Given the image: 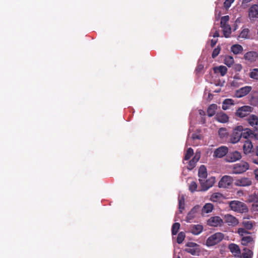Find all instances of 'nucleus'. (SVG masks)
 Segmentation results:
<instances>
[{
  "instance_id": "nucleus-57",
  "label": "nucleus",
  "mask_w": 258,
  "mask_h": 258,
  "mask_svg": "<svg viewBox=\"0 0 258 258\" xmlns=\"http://www.w3.org/2000/svg\"><path fill=\"white\" fill-rule=\"evenodd\" d=\"M201 121L203 123H205L206 122V118L205 116L202 117Z\"/></svg>"
},
{
  "instance_id": "nucleus-10",
  "label": "nucleus",
  "mask_w": 258,
  "mask_h": 258,
  "mask_svg": "<svg viewBox=\"0 0 258 258\" xmlns=\"http://www.w3.org/2000/svg\"><path fill=\"white\" fill-rule=\"evenodd\" d=\"M232 178L228 175L222 177L219 182L218 186L220 188H227L232 183Z\"/></svg>"
},
{
  "instance_id": "nucleus-41",
  "label": "nucleus",
  "mask_w": 258,
  "mask_h": 258,
  "mask_svg": "<svg viewBox=\"0 0 258 258\" xmlns=\"http://www.w3.org/2000/svg\"><path fill=\"white\" fill-rule=\"evenodd\" d=\"M218 134L221 138H225L228 136V133L225 128H220L218 131Z\"/></svg>"
},
{
  "instance_id": "nucleus-36",
  "label": "nucleus",
  "mask_w": 258,
  "mask_h": 258,
  "mask_svg": "<svg viewBox=\"0 0 258 258\" xmlns=\"http://www.w3.org/2000/svg\"><path fill=\"white\" fill-rule=\"evenodd\" d=\"M254 223V222L249 221H244L242 223L244 228L248 230L252 229Z\"/></svg>"
},
{
  "instance_id": "nucleus-43",
  "label": "nucleus",
  "mask_w": 258,
  "mask_h": 258,
  "mask_svg": "<svg viewBox=\"0 0 258 258\" xmlns=\"http://www.w3.org/2000/svg\"><path fill=\"white\" fill-rule=\"evenodd\" d=\"M198 185L195 181H191L189 185V190L191 192H195L197 188Z\"/></svg>"
},
{
  "instance_id": "nucleus-59",
  "label": "nucleus",
  "mask_w": 258,
  "mask_h": 258,
  "mask_svg": "<svg viewBox=\"0 0 258 258\" xmlns=\"http://www.w3.org/2000/svg\"><path fill=\"white\" fill-rule=\"evenodd\" d=\"M255 174L256 178L258 179V168L255 170Z\"/></svg>"
},
{
  "instance_id": "nucleus-33",
  "label": "nucleus",
  "mask_w": 258,
  "mask_h": 258,
  "mask_svg": "<svg viewBox=\"0 0 258 258\" xmlns=\"http://www.w3.org/2000/svg\"><path fill=\"white\" fill-rule=\"evenodd\" d=\"M184 197L182 195L178 199V208L179 213H182V210L184 209Z\"/></svg>"
},
{
  "instance_id": "nucleus-29",
  "label": "nucleus",
  "mask_w": 258,
  "mask_h": 258,
  "mask_svg": "<svg viewBox=\"0 0 258 258\" xmlns=\"http://www.w3.org/2000/svg\"><path fill=\"white\" fill-rule=\"evenodd\" d=\"M231 51L235 54L241 53L243 51V47L239 44H234L231 47Z\"/></svg>"
},
{
  "instance_id": "nucleus-16",
  "label": "nucleus",
  "mask_w": 258,
  "mask_h": 258,
  "mask_svg": "<svg viewBox=\"0 0 258 258\" xmlns=\"http://www.w3.org/2000/svg\"><path fill=\"white\" fill-rule=\"evenodd\" d=\"M247 121L250 125L253 127L255 131H258V117L254 114L249 116Z\"/></svg>"
},
{
  "instance_id": "nucleus-26",
  "label": "nucleus",
  "mask_w": 258,
  "mask_h": 258,
  "mask_svg": "<svg viewBox=\"0 0 258 258\" xmlns=\"http://www.w3.org/2000/svg\"><path fill=\"white\" fill-rule=\"evenodd\" d=\"M228 248L232 253L235 255H238L241 253L239 246L235 243H230L228 245Z\"/></svg>"
},
{
  "instance_id": "nucleus-58",
  "label": "nucleus",
  "mask_w": 258,
  "mask_h": 258,
  "mask_svg": "<svg viewBox=\"0 0 258 258\" xmlns=\"http://www.w3.org/2000/svg\"><path fill=\"white\" fill-rule=\"evenodd\" d=\"M251 0H243L242 4H247L249 3Z\"/></svg>"
},
{
  "instance_id": "nucleus-48",
  "label": "nucleus",
  "mask_w": 258,
  "mask_h": 258,
  "mask_svg": "<svg viewBox=\"0 0 258 258\" xmlns=\"http://www.w3.org/2000/svg\"><path fill=\"white\" fill-rule=\"evenodd\" d=\"M234 1L235 0H225L224 3V8L226 9H229Z\"/></svg>"
},
{
  "instance_id": "nucleus-56",
  "label": "nucleus",
  "mask_w": 258,
  "mask_h": 258,
  "mask_svg": "<svg viewBox=\"0 0 258 258\" xmlns=\"http://www.w3.org/2000/svg\"><path fill=\"white\" fill-rule=\"evenodd\" d=\"M192 139L195 140V139H200V137L196 135V134H193L192 135Z\"/></svg>"
},
{
  "instance_id": "nucleus-42",
  "label": "nucleus",
  "mask_w": 258,
  "mask_h": 258,
  "mask_svg": "<svg viewBox=\"0 0 258 258\" xmlns=\"http://www.w3.org/2000/svg\"><path fill=\"white\" fill-rule=\"evenodd\" d=\"M185 237V233L183 232H180L178 233L177 237V242L178 244L181 243L184 240Z\"/></svg>"
},
{
  "instance_id": "nucleus-45",
  "label": "nucleus",
  "mask_w": 258,
  "mask_h": 258,
  "mask_svg": "<svg viewBox=\"0 0 258 258\" xmlns=\"http://www.w3.org/2000/svg\"><path fill=\"white\" fill-rule=\"evenodd\" d=\"M229 20V17L228 15L222 17L221 19V26L228 25L227 22H228Z\"/></svg>"
},
{
  "instance_id": "nucleus-35",
  "label": "nucleus",
  "mask_w": 258,
  "mask_h": 258,
  "mask_svg": "<svg viewBox=\"0 0 258 258\" xmlns=\"http://www.w3.org/2000/svg\"><path fill=\"white\" fill-rule=\"evenodd\" d=\"M194 154V150L191 148H189L187 151H186V153H185L184 159H183V163H184V161L186 160H188Z\"/></svg>"
},
{
  "instance_id": "nucleus-17",
  "label": "nucleus",
  "mask_w": 258,
  "mask_h": 258,
  "mask_svg": "<svg viewBox=\"0 0 258 258\" xmlns=\"http://www.w3.org/2000/svg\"><path fill=\"white\" fill-rule=\"evenodd\" d=\"M224 219L225 222L229 226H236L239 223L238 219L236 217L230 214L225 215Z\"/></svg>"
},
{
  "instance_id": "nucleus-30",
  "label": "nucleus",
  "mask_w": 258,
  "mask_h": 258,
  "mask_svg": "<svg viewBox=\"0 0 258 258\" xmlns=\"http://www.w3.org/2000/svg\"><path fill=\"white\" fill-rule=\"evenodd\" d=\"M221 27L223 28V31L224 36L226 38L229 37L231 33V28L230 26L228 24L224 26H222Z\"/></svg>"
},
{
  "instance_id": "nucleus-3",
  "label": "nucleus",
  "mask_w": 258,
  "mask_h": 258,
  "mask_svg": "<svg viewBox=\"0 0 258 258\" xmlns=\"http://www.w3.org/2000/svg\"><path fill=\"white\" fill-rule=\"evenodd\" d=\"M249 167L247 162L241 161L233 165L232 172L234 174H241L247 171Z\"/></svg>"
},
{
  "instance_id": "nucleus-2",
  "label": "nucleus",
  "mask_w": 258,
  "mask_h": 258,
  "mask_svg": "<svg viewBox=\"0 0 258 258\" xmlns=\"http://www.w3.org/2000/svg\"><path fill=\"white\" fill-rule=\"evenodd\" d=\"M224 237V235L221 232H216L210 236L206 241V245L208 246H214L220 243Z\"/></svg>"
},
{
  "instance_id": "nucleus-6",
  "label": "nucleus",
  "mask_w": 258,
  "mask_h": 258,
  "mask_svg": "<svg viewBox=\"0 0 258 258\" xmlns=\"http://www.w3.org/2000/svg\"><path fill=\"white\" fill-rule=\"evenodd\" d=\"M185 251L192 255H199L201 251L200 245L195 242H189L186 244Z\"/></svg>"
},
{
  "instance_id": "nucleus-52",
  "label": "nucleus",
  "mask_w": 258,
  "mask_h": 258,
  "mask_svg": "<svg viewBox=\"0 0 258 258\" xmlns=\"http://www.w3.org/2000/svg\"><path fill=\"white\" fill-rule=\"evenodd\" d=\"M242 67L241 64H237L235 66V69L237 71H240Z\"/></svg>"
},
{
  "instance_id": "nucleus-1",
  "label": "nucleus",
  "mask_w": 258,
  "mask_h": 258,
  "mask_svg": "<svg viewBox=\"0 0 258 258\" xmlns=\"http://www.w3.org/2000/svg\"><path fill=\"white\" fill-rule=\"evenodd\" d=\"M229 207L232 210L240 213H247L248 211L246 205L238 201L230 202Z\"/></svg>"
},
{
  "instance_id": "nucleus-24",
  "label": "nucleus",
  "mask_w": 258,
  "mask_h": 258,
  "mask_svg": "<svg viewBox=\"0 0 258 258\" xmlns=\"http://www.w3.org/2000/svg\"><path fill=\"white\" fill-rule=\"evenodd\" d=\"M203 230V226L201 225H193L190 226V232L194 235L200 234Z\"/></svg>"
},
{
  "instance_id": "nucleus-47",
  "label": "nucleus",
  "mask_w": 258,
  "mask_h": 258,
  "mask_svg": "<svg viewBox=\"0 0 258 258\" xmlns=\"http://www.w3.org/2000/svg\"><path fill=\"white\" fill-rule=\"evenodd\" d=\"M197 163L194 161L192 159L189 161L188 163V165L187 166V168L189 170H191L193 169L196 166Z\"/></svg>"
},
{
  "instance_id": "nucleus-50",
  "label": "nucleus",
  "mask_w": 258,
  "mask_h": 258,
  "mask_svg": "<svg viewBox=\"0 0 258 258\" xmlns=\"http://www.w3.org/2000/svg\"><path fill=\"white\" fill-rule=\"evenodd\" d=\"M204 69V66L202 64H199L196 69L197 73H201Z\"/></svg>"
},
{
  "instance_id": "nucleus-20",
  "label": "nucleus",
  "mask_w": 258,
  "mask_h": 258,
  "mask_svg": "<svg viewBox=\"0 0 258 258\" xmlns=\"http://www.w3.org/2000/svg\"><path fill=\"white\" fill-rule=\"evenodd\" d=\"M244 58L250 62H254L256 61L257 58V54L255 52L249 51L244 54Z\"/></svg>"
},
{
  "instance_id": "nucleus-21",
  "label": "nucleus",
  "mask_w": 258,
  "mask_h": 258,
  "mask_svg": "<svg viewBox=\"0 0 258 258\" xmlns=\"http://www.w3.org/2000/svg\"><path fill=\"white\" fill-rule=\"evenodd\" d=\"M215 118L218 122L221 123L227 122L229 119L228 115L223 112L218 113L216 115Z\"/></svg>"
},
{
  "instance_id": "nucleus-7",
  "label": "nucleus",
  "mask_w": 258,
  "mask_h": 258,
  "mask_svg": "<svg viewBox=\"0 0 258 258\" xmlns=\"http://www.w3.org/2000/svg\"><path fill=\"white\" fill-rule=\"evenodd\" d=\"M253 107L245 105L242 107H239L236 112L235 115L240 118H243L245 116H248L253 111Z\"/></svg>"
},
{
  "instance_id": "nucleus-13",
  "label": "nucleus",
  "mask_w": 258,
  "mask_h": 258,
  "mask_svg": "<svg viewBox=\"0 0 258 258\" xmlns=\"http://www.w3.org/2000/svg\"><path fill=\"white\" fill-rule=\"evenodd\" d=\"M200 209L199 205H196L188 213L186 217V221L188 223L191 222V220L196 217V215Z\"/></svg>"
},
{
  "instance_id": "nucleus-38",
  "label": "nucleus",
  "mask_w": 258,
  "mask_h": 258,
  "mask_svg": "<svg viewBox=\"0 0 258 258\" xmlns=\"http://www.w3.org/2000/svg\"><path fill=\"white\" fill-rule=\"evenodd\" d=\"M249 76L250 78L258 80V69H253L249 73Z\"/></svg>"
},
{
  "instance_id": "nucleus-9",
  "label": "nucleus",
  "mask_w": 258,
  "mask_h": 258,
  "mask_svg": "<svg viewBox=\"0 0 258 258\" xmlns=\"http://www.w3.org/2000/svg\"><path fill=\"white\" fill-rule=\"evenodd\" d=\"M207 224L212 227H221L223 224V221L219 216H213L208 219Z\"/></svg>"
},
{
  "instance_id": "nucleus-60",
  "label": "nucleus",
  "mask_w": 258,
  "mask_h": 258,
  "mask_svg": "<svg viewBox=\"0 0 258 258\" xmlns=\"http://www.w3.org/2000/svg\"><path fill=\"white\" fill-rule=\"evenodd\" d=\"M177 258H180L179 256H178Z\"/></svg>"
},
{
  "instance_id": "nucleus-31",
  "label": "nucleus",
  "mask_w": 258,
  "mask_h": 258,
  "mask_svg": "<svg viewBox=\"0 0 258 258\" xmlns=\"http://www.w3.org/2000/svg\"><path fill=\"white\" fill-rule=\"evenodd\" d=\"M234 104V101L231 99H226L224 100L222 103V109L223 110H227L229 108L230 105Z\"/></svg>"
},
{
  "instance_id": "nucleus-27",
  "label": "nucleus",
  "mask_w": 258,
  "mask_h": 258,
  "mask_svg": "<svg viewBox=\"0 0 258 258\" xmlns=\"http://www.w3.org/2000/svg\"><path fill=\"white\" fill-rule=\"evenodd\" d=\"M214 209V206L211 203H206L202 209V214H208L211 212Z\"/></svg>"
},
{
  "instance_id": "nucleus-54",
  "label": "nucleus",
  "mask_w": 258,
  "mask_h": 258,
  "mask_svg": "<svg viewBox=\"0 0 258 258\" xmlns=\"http://www.w3.org/2000/svg\"><path fill=\"white\" fill-rule=\"evenodd\" d=\"M199 112L200 115L202 116H205L206 115L205 112L203 110L200 109Z\"/></svg>"
},
{
  "instance_id": "nucleus-18",
  "label": "nucleus",
  "mask_w": 258,
  "mask_h": 258,
  "mask_svg": "<svg viewBox=\"0 0 258 258\" xmlns=\"http://www.w3.org/2000/svg\"><path fill=\"white\" fill-rule=\"evenodd\" d=\"M241 244L244 246L252 245L254 243V238L249 235H246V236H243L241 239Z\"/></svg>"
},
{
  "instance_id": "nucleus-12",
  "label": "nucleus",
  "mask_w": 258,
  "mask_h": 258,
  "mask_svg": "<svg viewBox=\"0 0 258 258\" xmlns=\"http://www.w3.org/2000/svg\"><path fill=\"white\" fill-rule=\"evenodd\" d=\"M228 152V149L225 146H222L216 149L214 152V156L217 158H222L227 155Z\"/></svg>"
},
{
  "instance_id": "nucleus-28",
  "label": "nucleus",
  "mask_w": 258,
  "mask_h": 258,
  "mask_svg": "<svg viewBox=\"0 0 258 258\" xmlns=\"http://www.w3.org/2000/svg\"><path fill=\"white\" fill-rule=\"evenodd\" d=\"M217 105L216 104H211L208 108L207 113L209 117H212L215 114L216 110L217 109Z\"/></svg>"
},
{
  "instance_id": "nucleus-22",
  "label": "nucleus",
  "mask_w": 258,
  "mask_h": 258,
  "mask_svg": "<svg viewBox=\"0 0 258 258\" xmlns=\"http://www.w3.org/2000/svg\"><path fill=\"white\" fill-rule=\"evenodd\" d=\"M253 145L252 143L249 140H246L243 145V152L245 154L250 153L252 149Z\"/></svg>"
},
{
  "instance_id": "nucleus-55",
  "label": "nucleus",
  "mask_w": 258,
  "mask_h": 258,
  "mask_svg": "<svg viewBox=\"0 0 258 258\" xmlns=\"http://www.w3.org/2000/svg\"><path fill=\"white\" fill-rule=\"evenodd\" d=\"M213 37H218L219 36L218 31L216 30L213 35Z\"/></svg>"
},
{
  "instance_id": "nucleus-34",
  "label": "nucleus",
  "mask_w": 258,
  "mask_h": 258,
  "mask_svg": "<svg viewBox=\"0 0 258 258\" xmlns=\"http://www.w3.org/2000/svg\"><path fill=\"white\" fill-rule=\"evenodd\" d=\"M243 252L242 253V256L243 258H251L253 255V252L251 250L244 248L243 249Z\"/></svg>"
},
{
  "instance_id": "nucleus-14",
  "label": "nucleus",
  "mask_w": 258,
  "mask_h": 258,
  "mask_svg": "<svg viewBox=\"0 0 258 258\" xmlns=\"http://www.w3.org/2000/svg\"><path fill=\"white\" fill-rule=\"evenodd\" d=\"M248 16L251 20L258 18V5H253L249 9Z\"/></svg>"
},
{
  "instance_id": "nucleus-4",
  "label": "nucleus",
  "mask_w": 258,
  "mask_h": 258,
  "mask_svg": "<svg viewBox=\"0 0 258 258\" xmlns=\"http://www.w3.org/2000/svg\"><path fill=\"white\" fill-rule=\"evenodd\" d=\"M243 126L239 125L236 126L233 131L230 137V142L233 144L237 143L242 136Z\"/></svg>"
},
{
  "instance_id": "nucleus-15",
  "label": "nucleus",
  "mask_w": 258,
  "mask_h": 258,
  "mask_svg": "<svg viewBox=\"0 0 258 258\" xmlns=\"http://www.w3.org/2000/svg\"><path fill=\"white\" fill-rule=\"evenodd\" d=\"M242 137L247 140H248L249 138H255L258 140V134H254L249 128H243Z\"/></svg>"
},
{
  "instance_id": "nucleus-51",
  "label": "nucleus",
  "mask_w": 258,
  "mask_h": 258,
  "mask_svg": "<svg viewBox=\"0 0 258 258\" xmlns=\"http://www.w3.org/2000/svg\"><path fill=\"white\" fill-rule=\"evenodd\" d=\"M200 158V155L198 154L197 153H196L194 157L192 158V160L197 163Z\"/></svg>"
},
{
  "instance_id": "nucleus-11",
  "label": "nucleus",
  "mask_w": 258,
  "mask_h": 258,
  "mask_svg": "<svg viewBox=\"0 0 258 258\" xmlns=\"http://www.w3.org/2000/svg\"><path fill=\"white\" fill-rule=\"evenodd\" d=\"M252 90L251 86H246L237 90L235 93V96L237 98H241L247 95Z\"/></svg>"
},
{
  "instance_id": "nucleus-5",
  "label": "nucleus",
  "mask_w": 258,
  "mask_h": 258,
  "mask_svg": "<svg viewBox=\"0 0 258 258\" xmlns=\"http://www.w3.org/2000/svg\"><path fill=\"white\" fill-rule=\"evenodd\" d=\"M206 178L199 179V183L201 186V191H206L213 186L215 182V178L214 177H210L208 179L205 180Z\"/></svg>"
},
{
  "instance_id": "nucleus-19",
  "label": "nucleus",
  "mask_w": 258,
  "mask_h": 258,
  "mask_svg": "<svg viewBox=\"0 0 258 258\" xmlns=\"http://www.w3.org/2000/svg\"><path fill=\"white\" fill-rule=\"evenodd\" d=\"M235 184L239 186H246L251 184V180L246 177L238 179L235 181Z\"/></svg>"
},
{
  "instance_id": "nucleus-37",
  "label": "nucleus",
  "mask_w": 258,
  "mask_h": 258,
  "mask_svg": "<svg viewBox=\"0 0 258 258\" xmlns=\"http://www.w3.org/2000/svg\"><path fill=\"white\" fill-rule=\"evenodd\" d=\"M234 63V59L232 56L228 55L226 56L224 59V63L230 67Z\"/></svg>"
},
{
  "instance_id": "nucleus-53",
  "label": "nucleus",
  "mask_w": 258,
  "mask_h": 258,
  "mask_svg": "<svg viewBox=\"0 0 258 258\" xmlns=\"http://www.w3.org/2000/svg\"><path fill=\"white\" fill-rule=\"evenodd\" d=\"M217 41H218L217 39H216V40L212 39L211 40V46L212 47H214L215 46V45H216V44L217 43Z\"/></svg>"
},
{
  "instance_id": "nucleus-46",
  "label": "nucleus",
  "mask_w": 258,
  "mask_h": 258,
  "mask_svg": "<svg viewBox=\"0 0 258 258\" xmlns=\"http://www.w3.org/2000/svg\"><path fill=\"white\" fill-rule=\"evenodd\" d=\"M221 50V47L220 46H218L216 48H215L213 51L212 56L213 58H215L216 56L218 55Z\"/></svg>"
},
{
  "instance_id": "nucleus-25",
  "label": "nucleus",
  "mask_w": 258,
  "mask_h": 258,
  "mask_svg": "<svg viewBox=\"0 0 258 258\" xmlns=\"http://www.w3.org/2000/svg\"><path fill=\"white\" fill-rule=\"evenodd\" d=\"M207 175L208 174L206 166L204 165H201L199 168L198 172L199 179L206 178Z\"/></svg>"
},
{
  "instance_id": "nucleus-40",
  "label": "nucleus",
  "mask_w": 258,
  "mask_h": 258,
  "mask_svg": "<svg viewBox=\"0 0 258 258\" xmlns=\"http://www.w3.org/2000/svg\"><path fill=\"white\" fill-rule=\"evenodd\" d=\"M180 224L179 223H175L172 226V234L173 235H176L180 228Z\"/></svg>"
},
{
  "instance_id": "nucleus-44",
  "label": "nucleus",
  "mask_w": 258,
  "mask_h": 258,
  "mask_svg": "<svg viewBox=\"0 0 258 258\" xmlns=\"http://www.w3.org/2000/svg\"><path fill=\"white\" fill-rule=\"evenodd\" d=\"M249 33V30L247 28H245L242 30L239 35V37L242 38H247Z\"/></svg>"
},
{
  "instance_id": "nucleus-32",
  "label": "nucleus",
  "mask_w": 258,
  "mask_h": 258,
  "mask_svg": "<svg viewBox=\"0 0 258 258\" xmlns=\"http://www.w3.org/2000/svg\"><path fill=\"white\" fill-rule=\"evenodd\" d=\"M223 198L221 194L219 192L214 193L211 196L210 200L213 202H220Z\"/></svg>"
},
{
  "instance_id": "nucleus-49",
  "label": "nucleus",
  "mask_w": 258,
  "mask_h": 258,
  "mask_svg": "<svg viewBox=\"0 0 258 258\" xmlns=\"http://www.w3.org/2000/svg\"><path fill=\"white\" fill-rule=\"evenodd\" d=\"M252 162L254 164L258 165V146L255 150V157L253 158Z\"/></svg>"
},
{
  "instance_id": "nucleus-39",
  "label": "nucleus",
  "mask_w": 258,
  "mask_h": 258,
  "mask_svg": "<svg viewBox=\"0 0 258 258\" xmlns=\"http://www.w3.org/2000/svg\"><path fill=\"white\" fill-rule=\"evenodd\" d=\"M237 233L242 237L243 236H246L245 235L250 234L251 233L247 231L245 228H239L237 230Z\"/></svg>"
},
{
  "instance_id": "nucleus-23",
  "label": "nucleus",
  "mask_w": 258,
  "mask_h": 258,
  "mask_svg": "<svg viewBox=\"0 0 258 258\" xmlns=\"http://www.w3.org/2000/svg\"><path fill=\"white\" fill-rule=\"evenodd\" d=\"M215 74H220L221 76H224L227 72V68L224 66H220L213 68Z\"/></svg>"
},
{
  "instance_id": "nucleus-8",
  "label": "nucleus",
  "mask_w": 258,
  "mask_h": 258,
  "mask_svg": "<svg viewBox=\"0 0 258 258\" xmlns=\"http://www.w3.org/2000/svg\"><path fill=\"white\" fill-rule=\"evenodd\" d=\"M241 158V153L237 151L228 152L225 160L228 162H236Z\"/></svg>"
}]
</instances>
